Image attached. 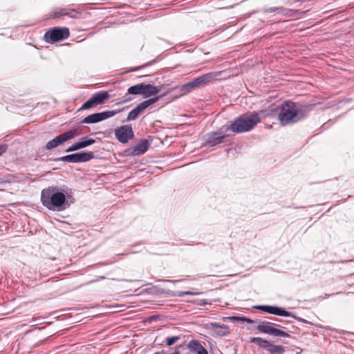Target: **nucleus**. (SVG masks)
<instances>
[{"mask_svg":"<svg viewBox=\"0 0 354 354\" xmlns=\"http://www.w3.org/2000/svg\"><path fill=\"white\" fill-rule=\"evenodd\" d=\"M73 196L64 189L57 186H50L44 189L41 193V201L44 207L49 210L63 211L73 203Z\"/></svg>","mask_w":354,"mask_h":354,"instance_id":"1","label":"nucleus"},{"mask_svg":"<svg viewBox=\"0 0 354 354\" xmlns=\"http://www.w3.org/2000/svg\"><path fill=\"white\" fill-rule=\"evenodd\" d=\"M279 107L278 119L283 126L297 123L308 114L306 110L298 108L297 104L290 100L283 102Z\"/></svg>","mask_w":354,"mask_h":354,"instance_id":"2","label":"nucleus"},{"mask_svg":"<svg viewBox=\"0 0 354 354\" xmlns=\"http://www.w3.org/2000/svg\"><path fill=\"white\" fill-rule=\"evenodd\" d=\"M260 122L259 113L248 112L235 118L230 126L225 127V131L230 130L235 133L248 132Z\"/></svg>","mask_w":354,"mask_h":354,"instance_id":"3","label":"nucleus"},{"mask_svg":"<svg viewBox=\"0 0 354 354\" xmlns=\"http://www.w3.org/2000/svg\"><path fill=\"white\" fill-rule=\"evenodd\" d=\"M214 76V74L213 73H208L196 77L192 81L184 84L180 86H176L171 88V90L173 91L176 89H178L179 91L183 93V95H185L191 93L193 91H196L205 86L209 83L210 80Z\"/></svg>","mask_w":354,"mask_h":354,"instance_id":"4","label":"nucleus"},{"mask_svg":"<svg viewBox=\"0 0 354 354\" xmlns=\"http://www.w3.org/2000/svg\"><path fill=\"white\" fill-rule=\"evenodd\" d=\"M254 309L259 310L268 314L279 316V317H293L296 320L306 323L309 324H313L310 322L307 321L303 318L297 317L292 313L287 310L285 308L277 306H272V305H258L254 306L253 307Z\"/></svg>","mask_w":354,"mask_h":354,"instance_id":"5","label":"nucleus"},{"mask_svg":"<svg viewBox=\"0 0 354 354\" xmlns=\"http://www.w3.org/2000/svg\"><path fill=\"white\" fill-rule=\"evenodd\" d=\"M277 327L285 328L284 326L275 323L267 321H261L257 326V330L260 333L269 335L273 337H290V335L288 333Z\"/></svg>","mask_w":354,"mask_h":354,"instance_id":"6","label":"nucleus"},{"mask_svg":"<svg viewBox=\"0 0 354 354\" xmlns=\"http://www.w3.org/2000/svg\"><path fill=\"white\" fill-rule=\"evenodd\" d=\"M80 133V132L78 129H73L64 132L48 141L44 147V149L46 150L55 149L63 145L64 142L73 139L75 137L78 136Z\"/></svg>","mask_w":354,"mask_h":354,"instance_id":"7","label":"nucleus"},{"mask_svg":"<svg viewBox=\"0 0 354 354\" xmlns=\"http://www.w3.org/2000/svg\"><path fill=\"white\" fill-rule=\"evenodd\" d=\"M250 342L257 344L259 348L266 350L269 354H283L286 351L285 346L274 344L260 337H250Z\"/></svg>","mask_w":354,"mask_h":354,"instance_id":"8","label":"nucleus"},{"mask_svg":"<svg viewBox=\"0 0 354 354\" xmlns=\"http://www.w3.org/2000/svg\"><path fill=\"white\" fill-rule=\"evenodd\" d=\"M69 29L66 27H55L44 34V39L47 43L54 44L63 41L69 37Z\"/></svg>","mask_w":354,"mask_h":354,"instance_id":"9","label":"nucleus"},{"mask_svg":"<svg viewBox=\"0 0 354 354\" xmlns=\"http://www.w3.org/2000/svg\"><path fill=\"white\" fill-rule=\"evenodd\" d=\"M94 158L92 151H82L74 153L68 154L64 156L59 157L55 159V161L67 162L71 163L86 162Z\"/></svg>","mask_w":354,"mask_h":354,"instance_id":"10","label":"nucleus"},{"mask_svg":"<svg viewBox=\"0 0 354 354\" xmlns=\"http://www.w3.org/2000/svg\"><path fill=\"white\" fill-rule=\"evenodd\" d=\"M224 128L225 127H223L218 131H211L207 133L205 136V145L212 147L230 141V136L223 134Z\"/></svg>","mask_w":354,"mask_h":354,"instance_id":"11","label":"nucleus"},{"mask_svg":"<svg viewBox=\"0 0 354 354\" xmlns=\"http://www.w3.org/2000/svg\"><path fill=\"white\" fill-rule=\"evenodd\" d=\"M114 134L117 140L122 144L128 142L129 140L133 139L134 137L132 127L129 124L122 125L116 128L114 130Z\"/></svg>","mask_w":354,"mask_h":354,"instance_id":"12","label":"nucleus"},{"mask_svg":"<svg viewBox=\"0 0 354 354\" xmlns=\"http://www.w3.org/2000/svg\"><path fill=\"white\" fill-rule=\"evenodd\" d=\"M150 147V143L147 139H142L133 147L124 151L127 156H139L145 153Z\"/></svg>","mask_w":354,"mask_h":354,"instance_id":"13","label":"nucleus"},{"mask_svg":"<svg viewBox=\"0 0 354 354\" xmlns=\"http://www.w3.org/2000/svg\"><path fill=\"white\" fill-rule=\"evenodd\" d=\"M95 142V140L88 136H84L78 141L74 142L70 147L65 149V152L75 151L86 148Z\"/></svg>","mask_w":354,"mask_h":354,"instance_id":"14","label":"nucleus"},{"mask_svg":"<svg viewBox=\"0 0 354 354\" xmlns=\"http://www.w3.org/2000/svg\"><path fill=\"white\" fill-rule=\"evenodd\" d=\"M127 94L130 95H141L143 98H147V88L145 83H140L129 87Z\"/></svg>","mask_w":354,"mask_h":354,"instance_id":"15","label":"nucleus"},{"mask_svg":"<svg viewBox=\"0 0 354 354\" xmlns=\"http://www.w3.org/2000/svg\"><path fill=\"white\" fill-rule=\"evenodd\" d=\"M189 350L196 354H208L205 348H204L198 340L192 339L187 344Z\"/></svg>","mask_w":354,"mask_h":354,"instance_id":"16","label":"nucleus"},{"mask_svg":"<svg viewBox=\"0 0 354 354\" xmlns=\"http://www.w3.org/2000/svg\"><path fill=\"white\" fill-rule=\"evenodd\" d=\"M168 84H162L158 86H154L150 84H146L147 98L158 94L159 92L167 88Z\"/></svg>","mask_w":354,"mask_h":354,"instance_id":"17","label":"nucleus"},{"mask_svg":"<svg viewBox=\"0 0 354 354\" xmlns=\"http://www.w3.org/2000/svg\"><path fill=\"white\" fill-rule=\"evenodd\" d=\"M208 328L211 330L218 328V330H214V332L220 337L225 336L230 333V330L227 326L216 322H212L209 324Z\"/></svg>","mask_w":354,"mask_h":354,"instance_id":"18","label":"nucleus"},{"mask_svg":"<svg viewBox=\"0 0 354 354\" xmlns=\"http://www.w3.org/2000/svg\"><path fill=\"white\" fill-rule=\"evenodd\" d=\"M146 109L142 102L140 103L129 113L125 121L129 122L136 120Z\"/></svg>","mask_w":354,"mask_h":354,"instance_id":"19","label":"nucleus"},{"mask_svg":"<svg viewBox=\"0 0 354 354\" xmlns=\"http://www.w3.org/2000/svg\"><path fill=\"white\" fill-rule=\"evenodd\" d=\"M91 97L94 98V101L98 105L104 104L106 100L109 99L110 95L108 91H100L95 93Z\"/></svg>","mask_w":354,"mask_h":354,"instance_id":"20","label":"nucleus"},{"mask_svg":"<svg viewBox=\"0 0 354 354\" xmlns=\"http://www.w3.org/2000/svg\"><path fill=\"white\" fill-rule=\"evenodd\" d=\"M171 91H172L171 88L168 89L163 94L149 98V99L145 100L142 102L146 108H148L149 106L153 104L154 103L158 102L160 99H161L162 97H163L166 96L167 95H168L169 93H170Z\"/></svg>","mask_w":354,"mask_h":354,"instance_id":"21","label":"nucleus"},{"mask_svg":"<svg viewBox=\"0 0 354 354\" xmlns=\"http://www.w3.org/2000/svg\"><path fill=\"white\" fill-rule=\"evenodd\" d=\"M101 122L100 115L98 113H95L85 117L82 121L81 123L85 124H93Z\"/></svg>","mask_w":354,"mask_h":354,"instance_id":"22","label":"nucleus"},{"mask_svg":"<svg viewBox=\"0 0 354 354\" xmlns=\"http://www.w3.org/2000/svg\"><path fill=\"white\" fill-rule=\"evenodd\" d=\"M122 111V109L105 111H102V112H99L98 113L100 115V120L103 121L106 119H108L109 118L114 116L115 115L119 113Z\"/></svg>","mask_w":354,"mask_h":354,"instance_id":"23","label":"nucleus"},{"mask_svg":"<svg viewBox=\"0 0 354 354\" xmlns=\"http://www.w3.org/2000/svg\"><path fill=\"white\" fill-rule=\"evenodd\" d=\"M229 319L232 321H236L239 322H245L248 324H254L255 323V321L254 319H252L250 318L246 317H240V316H232L230 317Z\"/></svg>","mask_w":354,"mask_h":354,"instance_id":"24","label":"nucleus"},{"mask_svg":"<svg viewBox=\"0 0 354 354\" xmlns=\"http://www.w3.org/2000/svg\"><path fill=\"white\" fill-rule=\"evenodd\" d=\"M95 106H97L96 102L94 101V98L91 97L82 105L80 110L90 109Z\"/></svg>","mask_w":354,"mask_h":354,"instance_id":"25","label":"nucleus"},{"mask_svg":"<svg viewBox=\"0 0 354 354\" xmlns=\"http://www.w3.org/2000/svg\"><path fill=\"white\" fill-rule=\"evenodd\" d=\"M160 60V58L159 57H156V59L142 65V66H137V67H134V68H131L129 71V72H133V71H138L139 69L142 68H144V67H146V66H151L152 64H155V63H157L158 62H159Z\"/></svg>","mask_w":354,"mask_h":354,"instance_id":"26","label":"nucleus"},{"mask_svg":"<svg viewBox=\"0 0 354 354\" xmlns=\"http://www.w3.org/2000/svg\"><path fill=\"white\" fill-rule=\"evenodd\" d=\"M68 8H62L54 12L50 15L51 17H58L59 16H67Z\"/></svg>","mask_w":354,"mask_h":354,"instance_id":"27","label":"nucleus"},{"mask_svg":"<svg viewBox=\"0 0 354 354\" xmlns=\"http://www.w3.org/2000/svg\"><path fill=\"white\" fill-rule=\"evenodd\" d=\"M180 339L179 335L168 337L165 339V344L167 346H171L174 344L178 340Z\"/></svg>","mask_w":354,"mask_h":354,"instance_id":"28","label":"nucleus"},{"mask_svg":"<svg viewBox=\"0 0 354 354\" xmlns=\"http://www.w3.org/2000/svg\"><path fill=\"white\" fill-rule=\"evenodd\" d=\"M292 12H293V10H292V9L279 7L278 13H281L287 17H290V16H292Z\"/></svg>","mask_w":354,"mask_h":354,"instance_id":"29","label":"nucleus"},{"mask_svg":"<svg viewBox=\"0 0 354 354\" xmlns=\"http://www.w3.org/2000/svg\"><path fill=\"white\" fill-rule=\"evenodd\" d=\"M201 294L198 292H192V291H179L177 292L176 295L178 297H183L185 295H198Z\"/></svg>","mask_w":354,"mask_h":354,"instance_id":"30","label":"nucleus"},{"mask_svg":"<svg viewBox=\"0 0 354 354\" xmlns=\"http://www.w3.org/2000/svg\"><path fill=\"white\" fill-rule=\"evenodd\" d=\"M80 12L76 11L75 9H68L67 16L72 19L78 18Z\"/></svg>","mask_w":354,"mask_h":354,"instance_id":"31","label":"nucleus"},{"mask_svg":"<svg viewBox=\"0 0 354 354\" xmlns=\"http://www.w3.org/2000/svg\"><path fill=\"white\" fill-rule=\"evenodd\" d=\"M278 11H279V7H270V8H266L263 9V12L264 13L274 12H278Z\"/></svg>","mask_w":354,"mask_h":354,"instance_id":"32","label":"nucleus"},{"mask_svg":"<svg viewBox=\"0 0 354 354\" xmlns=\"http://www.w3.org/2000/svg\"><path fill=\"white\" fill-rule=\"evenodd\" d=\"M8 147V146L6 144L0 145V156H1L7 151Z\"/></svg>","mask_w":354,"mask_h":354,"instance_id":"33","label":"nucleus"},{"mask_svg":"<svg viewBox=\"0 0 354 354\" xmlns=\"http://www.w3.org/2000/svg\"><path fill=\"white\" fill-rule=\"evenodd\" d=\"M206 304H210V302H209L207 299H200V300H198V301L196 303V305H198V306H205V305H206Z\"/></svg>","mask_w":354,"mask_h":354,"instance_id":"34","label":"nucleus"},{"mask_svg":"<svg viewBox=\"0 0 354 354\" xmlns=\"http://www.w3.org/2000/svg\"><path fill=\"white\" fill-rule=\"evenodd\" d=\"M131 100V97H129V98H127V99H124L119 102H117L116 104H124V103H126L127 102H129Z\"/></svg>","mask_w":354,"mask_h":354,"instance_id":"35","label":"nucleus"},{"mask_svg":"<svg viewBox=\"0 0 354 354\" xmlns=\"http://www.w3.org/2000/svg\"><path fill=\"white\" fill-rule=\"evenodd\" d=\"M338 333H339V334H343V335H344V334H351V333H350V332L346 331V330H339Z\"/></svg>","mask_w":354,"mask_h":354,"instance_id":"36","label":"nucleus"},{"mask_svg":"<svg viewBox=\"0 0 354 354\" xmlns=\"http://www.w3.org/2000/svg\"><path fill=\"white\" fill-rule=\"evenodd\" d=\"M165 281L174 283V282L180 281V280H171V279H168V280H166Z\"/></svg>","mask_w":354,"mask_h":354,"instance_id":"37","label":"nucleus"},{"mask_svg":"<svg viewBox=\"0 0 354 354\" xmlns=\"http://www.w3.org/2000/svg\"><path fill=\"white\" fill-rule=\"evenodd\" d=\"M329 297V295L326 294L325 296L323 297L324 299H326Z\"/></svg>","mask_w":354,"mask_h":354,"instance_id":"38","label":"nucleus"},{"mask_svg":"<svg viewBox=\"0 0 354 354\" xmlns=\"http://www.w3.org/2000/svg\"><path fill=\"white\" fill-rule=\"evenodd\" d=\"M98 281V279L92 280V281H91L89 283H93V282H95V281Z\"/></svg>","mask_w":354,"mask_h":354,"instance_id":"39","label":"nucleus"}]
</instances>
